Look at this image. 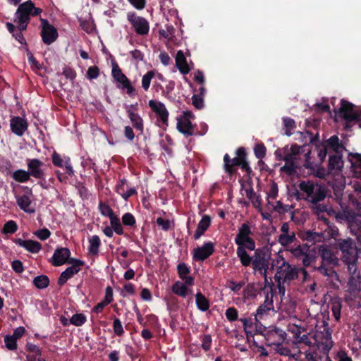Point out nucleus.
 Listing matches in <instances>:
<instances>
[{
  "label": "nucleus",
  "instance_id": "nucleus-1",
  "mask_svg": "<svg viewBox=\"0 0 361 361\" xmlns=\"http://www.w3.org/2000/svg\"><path fill=\"white\" fill-rule=\"evenodd\" d=\"M318 252L322 262L319 267H314V270L327 277L331 288L338 290L341 281L338 274L334 270V268L338 265V258L329 246L325 244L318 246Z\"/></svg>",
  "mask_w": 361,
  "mask_h": 361
},
{
  "label": "nucleus",
  "instance_id": "nucleus-2",
  "mask_svg": "<svg viewBox=\"0 0 361 361\" xmlns=\"http://www.w3.org/2000/svg\"><path fill=\"white\" fill-rule=\"evenodd\" d=\"M235 157L234 158H231L228 154L224 156V170L230 178L237 173L236 166H239L245 172L251 169L247 160V152L245 147H238L235 150Z\"/></svg>",
  "mask_w": 361,
  "mask_h": 361
},
{
  "label": "nucleus",
  "instance_id": "nucleus-3",
  "mask_svg": "<svg viewBox=\"0 0 361 361\" xmlns=\"http://www.w3.org/2000/svg\"><path fill=\"white\" fill-rule=\"evenodd\" d=\"M322 204L325 208L321 211L316 209H312V210L317 215L318 219L322 220L326 226H331L328 217L335 219L338 224L346 223L348 226H352L351 224L356 220V216L353 212L346 209L337 212L326 204Z\"/></svg>",
  "mask_w": 361,
  "mask_h": 361
},
{
  "label": "nucleus",
  "instance_id": "nucleus-4",
  "mask_svg": "<svg viewBox=\"0 0 361 361\" xmlns=\"http://www.w3.org/2000/svg\"><path fill=\"white\" fill-rule=\"evenodd\" d=\"M322 204L325 208L321 211L316 209H312V210L317 215L318 219L322 220L326 226H331L328 217L335 219L338 224L346 223L348 226H352L351 224L356 220V216L353 212L346 209L337 212L326 204Z\"/></svg>",
  "mask_w": 361,
  "mask_h": 361
},
{
  "label": "nucleus",
  "instance_id": "nucleus-5",
  "mask_svg": "<svg viewBox=\"0 0 361 361\" xmlns=\"http://www.w3.org/2000/svg\"><path fill=\"white\" fill-rule=\"evenodd\" d=\"M300 269L288 262H283L281 265L277 267L274 275L275 281L277 283L279 294L284 295L286 285L290 283L298 278Z\"/></svg>",
  "mask_w": 361,
  "mask_h": 361
},
{
  "label": "nucleus",
  "instance_id": "nucleus-6",
  "mask_svg": "<svg viewBox=\"0 0 361 361\" xmlns=\"http://www.w3.org/2000/svg\"><path fill=\"white\" fill-rule=\"evenodd\" d=\"M300 190L307 195V200L311 203V208L319 211L325 208L320 202L323 201L326 196L325 190L319 185H315L312 182L302 181L300 183Z\"/></svg>",
  "mask_w": 361,
  "mask_h": 361
},
{
  "label": "nucleus",
  "instance_id": "nucleus-7",
  "mask_svg": "<svg viewBox=\"0 0 361 361\" xmlns=\"http://www.w3.org/2000/svg\"><path fill=\"white\" fill-rule=\"evenodd\" d=\"M307 146H298V145H292L290 148L288 146L283 149V151L276 150L275 154L279 160H283L284 161H296L298 159V157L304 153L305 157V161L303 166L306 169L311 167V163L310 161L311 151L310 149H306Z\"/></svg>",
  "mask_w": 361,
  "mask_h": 361
},
{
  "label": "nucleus",
  "instance_id": "nucleus-8",
  "mask_svg": "<svg viewBox=\"0 0 361 361\" xmlns=\"http://www.w3.org/2000/svg\"><path fill=\"white\" fill-rule=\"evenodd\" d=\"M353 104L342 99L338 109V116L345 121L344 129L350 131L354 123L361 128V110H355Z\"/></svg>",
  "mask_w": 361,
  "mask_h": 361
},
{
  "label": "nucleus",
  "instance_id": "nucleus-9",
  "mask_svg": "<svg viewBox=\"0 0 361 361\" xmlns=\"http://www.w3.org/2000/svg\"><path fill=\"white\" fill-rule=\"evenodd\" d=\"M342 252L341 259L348 265V269L355 271L358 259V250L355 243L351 240H343L338 245Z\"/></svg>",
  "mask_w": 361,
  "mask_h": 361
},
{
  "label": "nucleus",
  "instance_id": "nucleus-10",
  "mask_svg": "<svg viewBox=\"0 0 361 361\" xmlns=\"http://www.w3.org/2000/svg\"><path fill=\"white\" fill-rule=\"evenodd\" d=\"M271 255L262 250H257L252 259V268L257 270L264 278L265 283L267 282V270L269 266Z\"/></svg>",
  "mask_w": 361,
  "mask_h": 361
},
{
  "label": "nucleus",
  "instance_id": "nucleus-11",
  "mask_svg": "<svg viewBox=\"0 0 361 361\" xmlns=\"http://www.w3.org/2000/svg\"><path fill=\"white\" fill-rule=\"evenodd\" d=\"M357 267H355V271L353 269H348L350 276L348 281V289L347 291L349 292L350 295L345 297V300L349 302L357 298L359 305L361 306V298L358 296L360 290V275L357 272Z\"/></svg>",
  "mask_w": 361,
  "mask_h": 361
},
{
  "label": "nucleus",
  "instance_id": "nucleus-12",
  "mask_svg": "<svg viewBox=\"0 0 361 361\" xmlns=\"http://www.w3.org/2000/svg\"><path fill=\"white\" fill-rule=\"evenodd\" d=\"M127 20L137 35L145 36L149 32V23L146 18L137 16L135 12L127 13Z\"/></svg>",
  "mask_w": 361,
  "mask_h": 361
},
{
  "label": "nucleus",
  "instance_id": "nucleus-13",
  "mask_svg": "<svg viewBox=\"0 0 361 361\" xmlns=\"http://www.w3.org/2000/svg\"><path fill=\"white\" fill-rule=\"evenodd\" d=\"M39 21L42 27L40 35L42 41L45 44L49 45L57 39L59 36L58 31L47 19L40 18Z\"/></svg>",
  "mask_w": 361,
  "mask_h": 361
},
{
  "label": "nucleus",
  "instance_id": "nucleus-14",
  "mask_svg": "<svg viewBox=\"0 0 361 361\" xmlns=\"http://www.w3.org/2000/svg\"><path fill=\"white\" fill-rule=\"evenodd\" d=\"M42 11L41 8L35 6L32 0H27L19 4L16 13L30 20L31 17L40 16Z\"/></svg>",
  "mask_w": 361,
  "mask_h": 361
},
{
  "label": "nucleus",
  "instance_id": "nucleus-15",
  "mask_svg": "<svg viewBox=\"0 0 361 361\" xmlns=\"http://www.w3.org/2000/svg\"><path fill=\"white\" fill-rule=\"evenodd\" d=\"M252 234L250 227H241L235 238V243L239 247L247 248L250 250H254L255 248V243L253 239L250 237Z\"/></svg>",
  "mask_w": 361,
  "mask_h": 361
},
{
  "label": "nucleus",
  "instance_id": "nucleus-16",
  "mask_svg": "<svg viewBox=\"0 0 361 361\" xmlns=\"http://www.w3.org/2000/svg\"><path fill=\"white\" fill-rule=\"evenodd\" d=\"M69 264H72V266L68 267L64 271H63L58 280L59 286H61L71 279L74 274H78L80 270V267L84 265V262L76 259H69Z\"/></svg>",
  "mask_w": 361,
  "mask_h": 361
},
{
  "label": "nucleus",
  "instance_id": "nucleus-17",
  "mask_svg": "<svg viewBox=\"0 0 361 361\" xmlns=\"http://www.w3.org/2000/svg\"><path fill=\"white\" fill-rule=\"evenodd\" d=\"M126 111L130 119L132 126L135 129L142 134L144 132V121L142 118L136 112L137 110V104L126 105Z\"/></svg>",
  "mask_w": 361,
  "mask_h": 361
},
{
  "label": "nucleus",
  "instance_id": "nucleus-18",
  "mask_svg": "<svg viewBox=\"0 0 361 361\" xmlns=\"http://www.w3.org/2000/svg\"><path fill=\"white\" fill-rule=\"evenodd\" d=\"M44 165V163L38 159H27V166L30 177L32 176L39 180L44 179L45 173L42 169Z\"/></svg>",
  "mask_w": 361,
  "mask_h": 361
},
{
  "label": "nucleus",
  "instance_id": "nucleus-19",
  "mask_svg": "<svg viewBox=\"0 0 361 361\" xmlns=\"http://www.w3.org/2000/svg\"><path fill=\"white\" fill-rule=\"evenodd\" d=\"M26 190L23 195L17 197V204L18 207L27 213H34L35 212V207L32 204L30 196L32 195V189L28 187H24Z\"/></svg>",
  "mask_w": 361,
  "mask_h": 361
},
{
  "label": "nucleus",
  "instance_id": "nucleus-20",
  "mask_svg": "<svg viewBox=\"0 0 361 361\" xmlns=\"http://www.w3.org/2000/svg\"><path fill=\"white\" fill-rule=\"evenodd\" d=\"M11 130L18 136H23L27 130L28 123L26 119L20 116H13L10 120Z\"/></svg>",
  "mask_w": 361,
  "mask_h": 361
},
{
  "label": "nucleus",
  "instance_id": "nucleus-21",
  "mask_svg": "<svg viewBox=\"0 0 361 361\" xmlns=\"http://www.w3.org/2000/svg\"><path fill=\"white\" fill-rule=\"evenodd\" d=\"M149 106L158 116L160 121H161L163 124L168 126L169 111L165 105L160 102L151 99L149 102Z\"/></svg>",
  "mask_w": 361,
  "mask_h": 361
},
{
  "label": "nucleus",
  "instance_id": "nucleus-22",
  "mask_svg": "<svg viewBox=\"0 0 361 361\" xmlns=\"http://www.w3.org/2000/svg\"><path fill=\"white\" fill-rule=\"evenodd\" d=\"M273 286L274 284L272 283L271 286H270L269 293H267L266 298L264 301V303L261 305L257 310V313L255 314V320L257 322H258L259 319H261L264 314L267 313L269 311L274 309L272 300L274 295L272 289Z\"/></svg>",
  "mask_w": 361,
  "mask_h": 361
},
{
  "label": "nucleus",
  "instance_id": "nucleus-23",
  "mask_svg": "<svg viewBox=\"0 0 361 361\" xmlns=\"http://www.w3.org/2000/svg\"><path fill=\"white\" fill-rule=\"evenodd\" d=\"M116 191L125 200L129 197L137 194V190L134 187H131L126 178L119 180L116 185Z\"/></svg>",
  "mask_w": 361,
  "mask_h": 361
},
{
  "label": "nucleus",
  "instance_id": "nucleus-24",
  "mask_svg": "<svg viewBox=\"0 0 361 361\" xmlns=\"http://www.w3.org/2000/svg\"><path fill=\"white\" fill-rule=\"evenodd\" d=\"M326 330V328H324ZM332 341L331 340V333L329 331V329H326V335L324 336V341H322L318 347L322 346L323 353L322 355H317V359L319 361H331L329 356V352L333 346Z\"/></svg>",
  "mask_w": 361,
  "mask_h": 361
},
{
  "label": "nucleus",
  "instance_id": "nucleus-25",
  "mask_svg": "<svg viewBox=\"0 0 361 361\" xmlns=\"http://www.w3.org/2000/svg\"><path fill=\"white\" fill-rule=\"evenodd\" d=\"M214 245L207 243L202 247H198L194 250L193 259L195 261H204L214 252Z\"/></svg>",
  "mask_w": 361,
  "mask_h": 361
},
{
  "label": "nucleus",
  "instance_id": "nucleus-26",
  "mask_svg": "<svg viewBox=\"0 0 361 361\" xmlns=\"http://www.w3.org/2000/svg\"><path fill=\"white\" fill-rule=\"evenodd\" d=\"M71 252L66 247L56 249L52 257V264L54 266H61L68 262Z\"/></svg>",
  "mask_w": 361,
  "mask_h": 361
},
{
  "label": "nucleus",
  "instance_id": "nucleus-27",
  "mask_svg": "<svg viewBox=\"0 0 361 361\" xmlns=\"http://www.w3.org/2000/svg\"><path fill=\"white\" fill-rule=\"evenodd\" d=\"M175 61L176 67L182 74L186 75L189 73L191 68H190L184 52L182 50H178L177 51Z\"/></svg>",
  "mask_w": 361,
  "mask_h": 361
},
{
  "label": "nucleus",
  "instance_id": "nucleus-28",
  "mask_svg": "<svg viewBox=\"0 0 361 361\" xmlns=\"http://www.w3.org/2000/svg\"><path fill=\"white\" fill-rule=\"evenodd\" d=\"M343 167V161L341 153H336L329 156L328 171L331 173L334 171H341Z\"/></svg>",
  "mask_w": 361,
  "mask_h": 361
},
{
  "label": "nucleus",
  "instance_id": "nucleus-29",
  "mask_svg": "<svg viewBox=\"0 0 361 361\" xmlns=\"http://www.w3.org/2000/svg\"><path fill=\"white\" fill-rule=\"evenodd\" d=\"M177 129L184 135L188 137L194 133V127L190 121L178 118L177 119Z\"/></svg>",
  "mask_w": 361,
  "mask_h": 361
},
{
  "label": "nucleus",
  "instance_id": "nucleus-30",
  "mask_svg": "<svg viewBox=\"0 0 361 361\" xmlns=\"http://www.w3.org/2000/svg\"><path fill=\"white\" fill-rule=\"evenodd\" d=\"M16 243L32 253H37L42 248V245L39 242L32 240H22L18 238L16 240Z\"/></svg>",
  "mask_w": 361,
  "mask_h": 361
},
{
  "label": "nucleus",
  "instance_id": "nucleus-31",
  "mask_svg": "<svg viewBox=\"0 0 361 361\" xmlns=\"http://www.w3.org/2000/svg\"><path fill=\"white\" fill-rule=\"evenodd\" d=\"M329 305L335 319L338 322L341 318V310L342 308V300L339 297H334L331 299Z\"/></svg>",
  "mask_w": 361,
  "mask_h": 361
},
{
  "label": "nucleus",
  "instance_id": "nucleus-32",
  "mask_svg": "<svg viewBox=\"0 0 361 361\" xmlns=\"http://www.w3.org/2000/svg\"><path fill=\"white\" fill-rule=\"evenodd\" d=\"M282 233L279 237V241L282 245L291 244L295 240L294 232L289 233L288 227H281Z\"/></svg>",
  "mask_w": 361,
  "mask_h": 361
},
{
  "label": "nucleus",
  "instance_id": "nucleus-33",
  "mask_svg": "<svg viewBox=\"0 0 361 361\" xmlns=\"http://www.w3.org/2000/svg\"><path fill=\"white\" fill-rule=\"evenodd\" d=\"M250 185V182L249 183ZM244 190L246 197L252 202V204L257 207L261 205L262 200L260 196L257 195L253 190V185H250L245 188H241Z\"/></svg>",
  "mask_w": 361,
  "mask_h": 361
},
{
  "label": "nucleus",
  "instance_id": "nucleus-34",
  "mask_svg": "<svg viewBox=\"0 0 361 361\" xmlns=\"http://www.w3.org/2000/svg\"><path fill=\"white\" fill-rule=\"evenodd\" d=\"M326 142L327 147L332 149L335 153H341L342 151L345 149L343 145L340 142L338 137L336 135H332Z\"/></svg>",
  "mask_w": 361,
  "mask_h": 361
},
{
  "label": "nucleus",
  "instance_id": "nucleus-35",
  "mask_svg": "<svg viewBox=\"0 0 361 361\" xmlns=\"http://www.w3.org/2000/svg\"><path fill=\"white\" fill-rule=\"evenodd\" d=\"M303 240L312 242L314 244L316 242H321L324 239L323 233L322 232H314L307 231L301 235Z\"/></svg>",
  "mask_w": 361,
  "mask_h": 361
},
{
  "label": "nucleus",
  "instance_id": "nucleus-36",
  "mask_svg": "<svg viewBox=\"0 0 361 361\" xmlns=\"http://www.w3.org/2000/svg\"><path fill=\"white\" fill-rule=\"evenodd\" d=\"M283 128L285 134L287 136H290L293 133V130L296 128V124L294 119L290 117L283 118Z\"/></svg>",
  "mask_w": 361,
  "mask_h": 361
},
{
  "label": "nucleus",
  "instance_id": "nucleus-37",
  "mask_svg": "<svg viewBox=\"0 0 361 361\" xmlns=\"http://www.w3.org/2000/svg\"><path fill=\"white\" fill-rule=\"evenodd\" d=\"M12 178L18 183H25L30 179V173L27 171L18 169L12 173Z\"/></svg>",
  "mask_w": 361,
  "mask_h": 361
},
{
  "label": "nucleus",
  "instance_id": "nucleus-38",
  "mask_svg": "<svg viewBox=\"0 0 361 361\" xmlns=\"http://www.w3.org/2000/svg\"><path fill=\"white\" fill-rule=\"evenodd\" d=\"M117 87L121 90H126L129 96H132L135 92V87L131 85L130 80L126 77L123 80H118Z\"/></svg>",
  "mask_w": 361,
  "mask_h": 361
},
{
  "label": "nucleus",
  "instance_id": "nucleus-39",
  "mask_svg": "<svg viewBox=\"0 0 361 361\" xmlns=\"http://www.w3.org/2000/svg\"><path fill=\"white\" fill-rule=\"evenodd\" d=\"M237 255L243 266L247 267L251 262L252 263V258L249 256L244 247H238L237 249Z\"/></svg>",
  "mask_w": 361,
  "mask_h": 361
},
{
  "label": "nucleus",
  "instance_id": "nucleus-40",
  "mask_svg": "<svg viewBox=\"0 0 361 361\" xmlns=\"http://www.w3.org/2000/svg\"><path fill=\"white\" fill-rule=\"evenodd\" d=\"M14 23L17 24L18 31L22 32L27 30V25L30 23V20L23 16H18L15 13Z\"/></svg>",
  "mask_w": 361,
  "mask_h": 361
},
{
  "label": "nucleus",
  "instance_id": "nucleus-41",
  "mask_svg": "<svg viewBox=\"0 0 361 361\" xmlns=\"http://www.w3.org/2000/svg\"><path fill=\"white\" fill-rule=\"evenodd\" d=\"M161 212L162 213L158 212L154 214V216L152 217L154 222H156L158 226H171V224H173V221L164 217V216H166L165 212Z\"/></svg>",
  "mask_w": 361,
  "mask_h": 361
},
{
  "label": "nucleus",
  "instance_id": "nucleus-42",
  "mask_svg": "<svg viewBox=\"0 0 361 361\" xmlns=\"http://www.w3.org/2000/svg\"><path fill=\"white\" fill-rule=\"evenodd\" d=\"M90 247L89 252L92 255H97L99 253V248L101 245L99 236L94 235L89 240Z\"/></svg>",
  "mask_w": 361,
  "mask_h": 361
},
{
  "label": "nucleus",
  "instance_id": "nucleus-43",
  "mask_svg": "<svg viewBox=\"0 0 361 361\" xmlns=\"http://www.w3.org/2000/svg\"><path fill=\"white\" fill-rule=\"evenodd\" d=\"M195 297L197 306L200 310L207 311L209 310V302L204 295L199 292L196 294Z\"/></svg>",
  "mask_w": 361,
  "mask_h": 361
},
{
  "label": "nucleus",
  "instance_id": "nucleus-44",
  "mask_svg": "<svg viewBox=\"0 0 361 361\" xmlns=\"http://www.w3.org/2000/svg\"><path fill=\"white\" fill-rule=\"evenodd\" d=\"M257 293L258 290L255 283H248L243 290V298L245 299L255 298Z\"/></svg>",
  "mask_w": 361,
  "mask_h": 361
},
{
  "label": "nucleus",
  "instance_id": "nucleus-45",
  "mask_svg": "<svg viewBox=\"0 0 361 361\" xmlns=\"http://www.w3.org/2000/svg\"><path fill=\"white\" fill-rule=\"evenodd\" d=\"M316 259V251L315 249H310L308 246V250L304 255L302 259V264L305 267H309L312 262Z\"/></svg>",
  "mask_w": 361,
  "mask_h": 361
},
{
  "label": "nucleus",
  "instance_id": "nucleus-46",
  "mask_svg": "<svg viewBox=\"0 0 361 361\" xmlns=\"http://www.w3.org/2000/svg\"><path fill=\"white\" fill-rule=\"evenodd\" d=\"M111 75L116 82L123 80L127 76L122 72L121 68L116 62H112Z\"/></svg>",
  "mask_w": 361,
  "mask_h": 361
},
{
  "label": "nucleus",
  "instance_id": "nucleus-47",
  "mask_svg": "<svg viewBox=\"0 0 361 361\" xmlns=\"http://www.w3.org/2000/svg\"><path fill=\"white\" fill-rule=\"evenodd\" d=\"M33 283L39 289L45 288L49 284V279L45 275H40L34 279Z\"/></svg>",
  "mask_w": 361,
  "mask_h": 361
},
{
  "label": "nucleus",
  "instance_id": "nucleus-48",
  "mask_svg": "<svg viewBox=\"0 0 361 361\" xmlns=\"http://www.w3.org/2000/svg\"><path fill=\"white\" fill-rule=\"evenodd\" d=\"M155 76L154 71H147L142 78V87L147 91L150 87L152 79Z\"/></svg>",
  "mask_w": 361,
  "mask_h": 361
},
{
  "label": "nucleus",
  "instance_id": "nucleus-49",
  "mask_svg": "<svg viewBox=\"0 0 361 361\" xmlns=\"http://www.w3.org/2000/svg\"><path fill=\"white\" fill-rule=\"evenodd\" d=\"M172 291L179 296L185 297L187 295L188 289L184 284L178 281L176 282L172 286Z\"/></svg>",
  "mask_w": 361,
  "mask_h": 361
},
{
  "label": "nucleus",
  "instance_id": "nucleus-50",
  "mask_svg": "<svg viewBox=\"0 0 361 361\" xmlns=\"http://www.w3.org/2000/svg\"><path fill=\"white\" fill-rule=\"evenodd\" d=\"M299 166L296 164V161H285V165L281 167V170L288 175H292L296 172Z\"/></svg>",
  "mask_w": 361,
  "mask_h": 361
},
{
  "label": "nucleus",
  "instance_id": "nucleus-51",
  "mask_svg": "<svg viewBox=\"0 0 361 361\" xmlns=\"http://www.w3.org/2000/svg\"><path fill=\"white\" fill-rule=\"evenodd\" d=\"M267 148L263 143L257 144L254 148L255 157L260 159L259 163L262 162V159L265 157Z\"/></svg>",
  "mask_w": 361,
  "mask_h": 361
},
{
  "label": "nucleus",
  "instance_id": "nucleus-52",
  "mask_svg": "<svg viewBox=\"0 0 361 361\" xmlns=\"http://www.w3.org/2000/svg\"><path fill=\"white\" fill-rule=\"evenodd\" d=\"M307 250H308V245H307L306 244H304V245H298L295 248H293L291 250V252L295 257H297V258L302 257V259L304 257V255L306 253V252Z\"/></svg>",
  "mask_w": 361,
  "mask_h": 361
},
{
  "label": "nucleus",
  "instance_id": "nucleus-53",
  "mask_svg": "<svg viewBox=\"0 0 361 361\" xmlns=\"http://www.w3.org/2000/svg\"><path fill=\"white\" fill-rule=\"evenodd\" d=\"M98 209L102 214V215L108 217L110 215H112L114 211L110 207V206L102 201H100L98 205Z\"/></svg>",
  "mask_w": 361,
  "mask_h": 361
},
{
  "label": "nucleus",
  "instance_id": "nucleus-54",
  "mask_svg": "<svg viewBox=\"0 0 361 361\" xmlns=\"http://www.w3.org/2000/svg\"><path fill=\"white\" fill-rule=\"evenodd\" d=\"M85 322L86 317L82 313L74 314L70 319V323L76 326L82 325Z\"/></svg>",
  "mask_w": 361,
  "mask_h": 361
},
{
  "label": "nucleus",
  "instance_id": "nucleus-55",
  "mask_svg": "<svg viewBox=\"0 0 361 361\" xmlns=\"http://www.w3.org/2000/svg\"><path fill=\"white\" fill-rule=\"evenodd\" d=\"M267 200L269 204H271V200H274L276 199V197L278 195V186L277 184L274 182H273L271 185L269 190V192L267 193Z\"/></svg>",
  "mask_w": 361,
  "mask_h": 361
},
{
  "label": "nucleus",
  "instance_id": "nucleus-56",
  "mask_svg": "<svg viewBox=\"0 0 361 361\" xmlns=\"http://www.w3.org/2000/svg\"><path fill=\"white\" fill-rule=\"evenodd\" d=\"M135 218L131 213H125L122 216V226H135Z\"/></svg>",
  "mask_w": 361,
  "mask_h": 361
},
{
  "label": "nucleus",
  "instance_id": "nucleus-57",
  "mask_svg": "<svg viewBox=\"0 0 361 361\" xmlns=\"http://www.w3.org/2000/svg\"><path fill=\"white\" fill-rule=\"evenodd\" d=\"M51 161L55 166L63 167L64 166V157L62 158L61 154L56 151H54L51 154Z\"/></svg>",
  "mask_w": 361,
  "mask_h": 361
},
{
  "label": "nucleus",
  "instance_id": "nucleus-58",
  "mask_svg": "<svg viewBox=\"0 0 361 361\" xmlns=\"http://www.w3.org/2000/svg\"><path fill=\"white\" fill-rule=\"evenodd\" d=\"M245 173H246L247 179L245 180H243V179L239 180L241 188H245V187L250 186V184H249L250 181V186L253 185L252 177L254 176V173H253L252 169H248L247 171H245Z\"/></svg>",
  "mask_w": 361,
  "mask_h": 361
},
{
  "label": "nucleus",
  "instance_id": "nucleus-59",
  "mask_svg": "<svg viewBox=\"0 0 361 361\" xmlns=\"http://www.w3.org/2000/svg\"><path fill=\"white\" fill-rule=\"evenodd\" d=\"M99 75V68L96 66H90L87 71L86 77L89 80H93Z\"/></svg>",
  "mask_w": 361,
  "mask_h": 361
},
{
  "label": "nucleus",
  "instance_id": "nucleus-60",
  "mask_svg": "<svg viewBox=\"0 0 361 361\" xmlns=\"http://www.w3.org/2000/svg\"><path fill=\"white\" fill-rule=\"evenodd\" d=\"M193 106L197 109H202L204 107V99L202 95L193 94L192 97Z\"/></svg>",
  "mask_w": 361,
  "mask_h": 361
},
{
  "label": "nucleus",
  "instance_id": "nucleus-61",
  "mask_svg": "<svg viewBox=\"0 0 361 361\" xmlns=\"http://www.w3.org/2000/svg\"><path fill=\"white\" fill-rule=\"evenodd\" d=\"M16 340L12 336H6L4 338L6 346L9 350H16L17 348Z\"/></svg>",
  "mask_w": 361,
  "mask_h": 361
},
{
  "label": "nucleus",
  "instance_id": "nucleus-62",
  "mask_svg": "<svg viewBox=\"0 0 361 361\" xmlns=\"http://www.w3.org/2000/svg\"><path fill=\"white\" fill-rule=\"evenodd\" d=\"M113 328H114V333L117 336H121L123 334V332H124L123 329L121 322L119 319H118V318L114 319V324H113Z\"/></svg>",
  "mask_w": 361,
  "mask_h": 361
},
{
  "label": "nucleus",
  "instance_id": "nucleus-63",
  "mask_svg": "<svg viewBox=\"0 0 361 361\" xmlns=\"http://www.w3.org/2000/svg\"><path fill=\"white\" fill-rule=\"evenodd\" d=\"M227 319L231 322H234L238 319V312L234 307H229L226 312Z\"/></svg>",
  "mask_w": 361,
  "mask_h": 361
},
{
  "label": "nucleus",
  "instance_id": "nucleus-64",
  "mask_svg": "<svg viewBox=\"0 0 361 361\" xmlns=\"http://www.w3.org/2000/svg\"><path fill=\"white\" fill-rule=\"evenodd\" d=\"M62 74L66 79H69L71 80H73L76 77L75 71L70 67L64 68Z\"/></svg>",
  "mask_w": 361,
  "mask_h": 361
}]
</instances>
